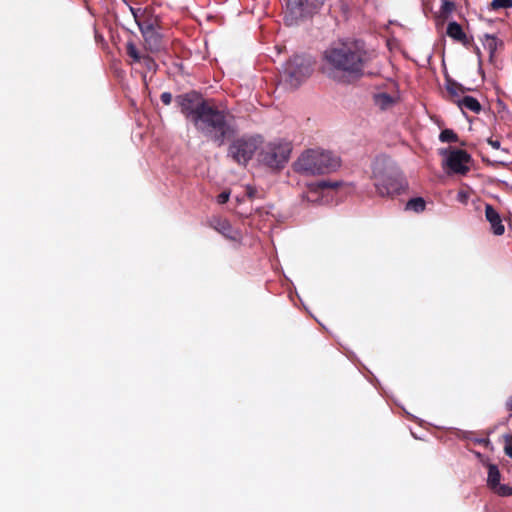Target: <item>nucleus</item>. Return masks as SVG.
Returning a JSON list of instances; mask_svg holds the SVG:
<instances>
[{
	"label": "nucleus",
	"instance_id": "obj_5",
	"mask_svg": "<svg viewBox=\"0 0 512 512\" xmlns=\"http://www.w3.org/2000/svg\"><path fill=\"white\" fill-rule=\"evenodd\" d=\"M311 71V60L296 56L286 65L283 79L290 87L295 88L310 76Z\"/></svg>",
	"mask_w": 512,
	"mask_h": 512
},
{
	"label": "nucleus",
	"instance_id": "obj_1",
	"mask_svg": "<svg viewBox=\"0 0 512 512\" xmlns=\"http://www.w3.org/2000/svg\"><path fill=\"white\" fill-rule=\"evenodd\" d=\"M364 48L356 40L336 44L325 53L324 72L337 80H346L357 74L363 65Z\"/></svg>",
	"mask_w": 512,
	"mask_h": 512
},
{
	"label": "nucleus",
	"instance_id": "obj_26",
	"mask_svg": "<svg viewBox=\"0 0 512 512\" xmlns=\"http://www.w3.org/2000/svg\"><path fill=\"white\" fill-rule=\"evenodd\" d=\"M229 196H230L229 192H222V193L217 197V201H218V203H220V204H224V203H226V202L228 201V199H229Z\"/></svg>",
	"mask_w": 512,
	"mask_h": 512
},
{
	"label": "nucleus",
	"instance_id": "obj_22",
	"mask_svg": "<svg viewBox=\"0 0 512 512\" xmlns=\"http://www.w3.org/2000/svg\"><path fill=\"white\" fill-rule=\"evenodd\" d=\"M446 88L447 91L453 96H458L462 92V88L456 83L448 82Z\"/></svg>",
	"mask_w": 512,
	"mask_h": 512
},
{
	"label": "nucleus",
	"instance_id": "obj_27",
	"mask_svg": "<svg viewBox=\"0 0 512 512\" xmlns=\"http://www.w3.org/2000/svg\"><path fill=\"white\" fill-rule=\"evenodd\" d=\"M161 100H162V102L165 105H169L171 103V100H172V95L170 93H168V92H164L161 95Z\"/></svg>",
	"mask_w": 512,
	"mask_h": 512
},
{
	"label": "nucleus",
	"instance_id": "obj_10",
	"mask_svg": "<svg viewBox=\"0 0 512 512\" xmlns=\"http://www.w3.org/2000/svg\"><path fill=\"white\" fill-rule=\"evenodd\" d=\"M501 474L498 468L493 465H488V478H487V485L489 488L496 494L500 496H510L512 495V487L501 484L500 483Z\"/></svg>",
	"mask_w": 512,
	"mask_h": 512
},
{
	"label": "nucleus",
	"instance_id": "obj_28",
	"mask_svg": "<svg viewBox=\"0 0 512 512\" xmlns=\"http://www.w3.org/2000/svg\"><path fill=\"white\" fill-rule=\"evenodd\" d=\"M488 144H489L493 149H499V148H500V142H499L498 140L488 139Z\"/></svg>",
	"mask_w": 512,
	"mask_h": 512
},
{
	"label": "nucleus",
	"instance_id": "obj_24",
	"mask_svg": "<svg viewBox=\"0 0 512 512\" xmlns=\"http://www.w3.org/2000/svg\"><path fill=\"white\" fill-rule=\"evenodd\" d=\"M127 52L131 58H133L135 61L140 60V56L137 52L136 47L132 43L127 44Z\"/></svg>",
	"mask_w": 512,
	"mask_h": 512
},
{
	"label": "nucleus",
	"instance_id": "obj_4",
	"mask_svg": "<svg viewBox=\"0 0 512 512\" xmlns=\"http://www.w3.org/2000/svg\"><path fill=\"white\" fill-rule=\"evenodd\" d=\"M291 146L285 141H274L265 144L258 155V161L270 169H280L288 161Z\"/></svg>",
	"mask_w": 512,
	"mask_h": 512
},
{
	"label": "nucleus",
	"instance_id": "obj_25",
	"mask_svg": "<svg viewBox=\"0 0 512 512\" xmlns=\"http://www.w3.org/2000/svg\"><path fill=\"white\" fill-rule=\"evenodd\" d=\"M454 3L451 2V1H447V0H444L443 1V10L446 12V13H450L454 10Z\"/></svg>",
	"mask_w": 512,
	"mask_h": 512
},
{
	"label": "nucleus",
	"instance_id": "obj_3",
	"mask_svg": "<svg viewBox=\"0 0 512 512\" xmlns=\"http://www.w3.org/2000/svg\"><path fill=\"white\" fill-rule=\"evenodd\" d=\"M338 164V160L329 152L309 150L297 159L294 169L304 175H316L334 169Z\"/></svg>",
	"mask_w": 512,
	"mask_h": 512
},
{
	"label": "nucleus",
	"instance_id": "obj_21",
	"mask_svg": "<svg viewBox=\"0 0 512 512\" xmlns=\"http://www.w3.org/2000/svg\"><path fill=\"white\" fill-rule=\"evenodd\" d=\"M504 451L505 453L512 458V435L507 434L504 436Z\"/></svg>",
	"mask_w": 512,
	"mask_h": 512
},
{
	"label": "nucleus",
	"instance_id": "obj_30",
	"mask_svg": "<svg viewBox=\"0 0 512 512\" xmlns=\"http://www.w3.org/2000/svg\"><path fill=\"white\" fill-rule=\"evenodd\" d=\"M508 405L512 408V398L509 400Z\"/></svg>",
	"mask_w": 512,
	"mask_h": 512
},
{
	"label": "nucleus",
	"instance_id": "obj_23",
	"mask_svg": "<svg viewBox=\"0 0 512 512\" xmlns=\"http://www.w3.org/2000/svg\"><path fill=\"white\" fill-rule=\"evenodd\" d=\"M470 197V191L468 189L460 190L457 194V200L463 204H466Z\"/></svg>",
	"mask_w": 512,
	"mask_h": 512
},
{
	"label": "nucleus",
	"instance_id": "obj_17",
	"mask_svg": "<svg viewBox=\"0 0 512 512\" xmlns=\"http://www.w3.org/2000/svg\"><path fill=\"white\" fill-rule=\"evenodd\" d=\"M214 227H215V229H217L218 231H220L224 235L229 236V237H233L230 234L231 227H230V225H229V223L227 221H225V220H216L215 223H214Z\"/></svg>",
	"mask_w": 512,
	"mask_h": 512
},
{
	"label": "nucleus",
	"instance_id": "obj_29",
	"mask_svg": "<svg viewBox=\"0 0 512 512\" xmlns=\"http://www.w3.org/2000/svg\"><path fill=\"white\" fill-rule=\"evenodd\" d=\"M145 61L147 62V66H148V68H150V69H151V68L154 66V64H153L150 60L145 59Z\"/></svg>",
	"mask_w": 512,
	"mask_h": 512
},
{
	"label": "nucleus",
	"instance_id": "obj_20",
	"mask_svg": "<svg viewBox=\"0 0 512 512\" xmlns=\"http://www.w3.org/2000/svg\"><path fill=\"white\" fill-rule=\"evenodd\" d=\"M493 9L510 8L512 7V0H493L491 3Z\"/></svg>",
	"mask_w": 512,
	"mask_h": 512
},
{
	"label": "nucleus",
	"instance_id": "obj_7",
	"mask_svg": "<svg viewBox=\"0 0 512 512\" xmlns=\"http://www.w3.org/2000/svg\"><path fill=\"white\" fill-rule=\"evenodd\" d=\"M323 3L324 0H289L285 20L289 25H293L300 19L313 14Z\"/></svg>",
	"mask_w": 512,
	"mask_h": 512
},
{
	"label": "nucleus",
	"instance_id": "obj_15",
	"mask_svg": "<svg viewBox=\"0 0 512 512\" xmlns=\"http://www.w3.org/2000/svg\"><path fill=\"white\" fill-rule=\"evenodd\" d=\"M375 103L381 109H386L394 103V98L386 93H378L374 97Z\"/></svg>",
	"mask_w": 512,
	"mask_h": 512
},
{
	"label": "nucleus",
	"instance_id": "obj_2",
	"mask_svg": "<svg viewBox=\"0 0 512 512\" xmlns=\"http://www.w3.org/2000/svg\"><path fill=\"white\" fill-rule=\"evenodd\" d=\"M182 112L194 123L201 131L212 134L213 131L224 133V126L227 115L223 111L215 110L208 103H201L194 100L191 96H181L178 99Z\"/></svg>",
	"mask_w": 512,
	"mask_h": 512
},
{
	"label": "nucleus",
	"instance_id": "obj_14",
	"mask_svg": "<svg viewBox=\"0 0 512 512\" xmlns=\"http://www.w3.org/2000/svg\"><path fill=\"white\" fill-rule=\"evenodd\" d=\"M447 34L448 36L456 40H463L465 38V34L461 26L456 22H450L448 24Z\"/></svg>",
	"mask_w": 512,
	"mask_h": 512
},
{
	"label": "nucleus",
	"instance_id": "obj_8",
	"mask_svg": "<svg viewBox=\"0 0 512 512\" xmlns=\"http://www.w3.org/2000/svg\"><path fill=\"white\" fill-rule=\"evenodd\" d=\"M259 144V137L241 138L230 146L229 154L239 164H246L259 148Z\"/></svg>",
	"mask_w": 512,
	"mask_h": 512
},
{
	"label": "nucleus",
	"instance_id": "obj_19",
	"mask_svg": "<svg viewBox=\"0 0 512 512\" xmlns=\"http://www.w3.org/2000/svg\"><path fill=\"white\" fill-rule=\"evenodd\" d=\"M440 140L442 142H455L457 141V135L452 130L446 129L441 132Z\"/></svg>",
	"mask_w": 512,
	"mask_h": 512
},
{
	"label": "nucleus",
	"instance_id": "obj_11",
	"mask_svg": "<svg viewBox=\"0 0 512 512\" xmlns=\"http://www.w3.org/2000/svg\"><path fill=\"white\" fill-rule=\"evenodd\" d=\"M485 217L487 221L490 223L491 230L495 235L499 236L504 233L505 227L502 223V219L499 213L491 205H486Z\"/></svg>",
	"mask_w": 512,
	"mask_h": 512
},
{
	"label": "nucleus",
	"instance_id": "obj_9",
	"mask_svg": "<svg viewBox=\"0 0 512 512\" xmlns=\"http://www.w3.org/2000/svg\"><path fill=\"white\" fill-rule=\"evenodd\" d=\"M374 185L381 196H391L398 191L397 181L378 163L373 168Z\"/></svg>",
	"mask_w": 512,
	"mask_h": 512
},
{
	"label": "nucleus",
	"instance_id": "obj_18",
	"mask_svg": "<svg viewBox=\"0 0 512 512\" xmlns=\"http://www.w3.org/2000/svg\"><path fill=\"white\" fill-rule=\"evenodd\" d=\"M483 44L484 47L488 49L489 52L492 54L497 48L498 41L494 36L485 35L483 39Z\"/></svg>",
	"mask_w": 512,
	"mask_h": 512
},
{
	"label": "nucleus",
	"instance_id": "obj_16",
	"mask_svg": "<svg viewBox=\"0 0 512 512\" xmlns=\"http://www.w3.org/2000/svg\"><path fill=\"white\" fill-rule=\"evenodd\" d=\"M406 209L414 212H422L425 209V201L422 198H414L406 204Z\"/></svg>",
	"mask_w": 512,
	"mask_h": 512
},
{
	"label": "nucleus",
	"instance_id": "obj_13",
	"mask_svg": "<svg viewBox=\"0 0 512 512\" xmlns=\"http://www.w3.org/2000/svg\"><path fill=\"white\" fill-rule=\"evenodd\" d=\"M457 103L461 109H468L476 113L481 109L479 102L470 96H466L463 99L458 100Z\"/></svg>",
	"mask_w": 512,
	"mask_h": 512
},
{
	"label": "nucleus",
	"instance_id": "obj_6",
	"mask_svg": "<svg viewBox=\"0 0 512 512\" xmlns=\"http://www.w3.org/2000/svg\"><path fill=\"white\" fill-rule=\"evenodd\" d=\"M440 154L443 156V167L449 169L451 173L465 175L469 172L472 158L466 151L443 149Z\"/></svg>",
	"mask_w": 512,
	"mask_h": 512
},
{
	"label": "nucleus",
	"instance_id": "obj_12",
	"mask_svg": "<svg viewBox=\"0 0 512 512\" xmlns=\"http://www.w3.org/2000/svg\"><path fill=\"white\" fill-rule=\"evenodd\" d=\"M142 34L145 38L146 43L148 44L151 50L157 49L159 46V36L153 29L151 25L140 26Z\"/></svg>",
	"mask_w": 512,
	"mask_h": 512
}]
</instances>
